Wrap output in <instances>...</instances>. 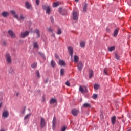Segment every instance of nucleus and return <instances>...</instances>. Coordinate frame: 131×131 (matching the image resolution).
I'll list each match as a JSON object with an SVG mask.
<instances>
[{"mask_svg":"<svg viewBox=\"0 0 131 131\" xmlns=\"http://www.w3.org/2000/svg\"><path fill=\"white\" fill-rule=\"evenodd\" d=\"M93 76H94V71H93L92 70H90L89 71V78L91 79Z\"/></svg>","mask_w":131,"mask_h":131,"instance_id":"21","label":"nucleus"},{"mask_svg":"<svg viewBox=\"0 0 131 131\" xmlns=\"http://www.w3.org/2000/svg\"><path fill=\"white\" fill-rule=\"evenodd\" d=\"M69 54L71 56V58L73 56V47L69 46L68 47Z\"/></svg>","mask_w":131,"mask_h":131,"instance_id":"6","label":"nucleus"},{"mask_svg":"<svg viewBox=\"0 0 131 131\" xmlns=\"http://www.w3.org/2000/svg\"><path fill=\"white\" fill-rule=\"evenodd\" d=\"M80 46L81 48H84L85 47V42L82 41L80 43Z\"/></svg>","mask_w":131,"mask_h":131,"instance_id":"30","label":"nucleus"},{"mask_svg":"<svg viewBox=\"0 0 131 131\" xmlns=\"http://www.w3.org/2000/svg\"><path fill=\"white\" fill-rule=\"evenodd\" d=\"M11 14H12L13 18H15V19H16L17 20H18V21H19L20 22H21V21L24 20L25 19V18H26V16L25 15H24L23 14H21L20 15V17H19V15L18 14H17L16 13V11H14V10H11L10 11Z\"/></svg>","mask_w":131,"mask_h":131,"instance_id":"1","label":"nucleus"},{"mask_svg":"<svg viewBox=\"0 0 131 131\" xmlns=\"http://www.w3.org/2000/svg\"><path fill=\"white\" fill-rule=\"evenodd\" d=\"M2 45L3 46H7V42H6V41H3L2 42Z\"/></svg>","mask_w":131,"mask_h":131,"instance_id":"43","label":"nucleus"},{"mask_svg":"<svg viewBox=\"0 0 131 131\" xmlns=\"http://www.w3.org/2000/svg\"><path fill=\"white\" fill-rule=\"evenodd\" d=\"M75 2H78L79 0H75Z\"/></svg>","mask_w":131,"mask_h":131,"instance_id":"55","label":"nucleus"},{"mask_svg":"<svg viewBox=\"0 0 131 131\" xmlns=\"http://www.w3.org/2000/svg\"><path fill=\"white\" fill-rule=\"evenodd\" d=\"M55 58H56V59H58L59 58V56L57 55V54L55 55Z\"/></svg>","mask_w":131,"mask_h":131,"instance_id":"48","label":"nucleus"},{"mask_svg":"<svg viewBox=\"0 0 131 131\" xmlns=\"http://www.w3.org/2000/svg\"><path fill=\"white\" fill-rule=\"evenodd\" d=\"M67 128V127H66V126H64L61 128V131H66Z\"/></svg>","mask_w":131,"mask_h":131,"instance_id":"41","label":"nucleus"},{"mask_svg":"<svg viewBox=\"0 0 131 131\" xmlns=\"http://www.w3.org/2000/svg\"><path fill=\"white\" fill-rule=\"evenodd\" d=\"M106 31L107 32H110V29H109V28H106Z\"/></svg>","mask_w":131,"mask_h":131,"instance_id":"45","label":"nucleus"},{"mask_svg":"<svg viewBox=\"0 0 131 131\" xmlns=\"http://www.w3.org/2000/svg\"><path fill=\"white\" fill-rule=\"evenodd\" d=\"M0 131H5V130L4 129H2Z\"/></svg>","mask_w":131,"mask_h":131,"instance_id":"53","label":"nucleus"},{"mask_svg":"<svg viewBox=\"0 0 131 131\" xmlns=\"http://www.w3.org/2000/svg\"><path fill=\"white\" fill-rule=\"evenodd\" d=\"M73 20H78V14L76 11L73 12Z\"/></svg>","mask_w":131,"mask_h":131,"instance_id":"9","label":"nucleus"},{"mask_svg":"<svg viewBox=\"0 0 131 131\" xmlns=\"http://www.w3.org/2000/svg\"><path fill=\"white\" fill-rule=\"evenodd\" d=\"M6 60L8 64L12 63V57H11V55H10V54L7 53L6 54Z\"/></svg>","mask_w":131,"mask_h":131,"instance_id":"3","label":"nucleus"},{"mask_svg":"<svg viewBox=\"0 0 131 131\" xmlns=\"http://www.w3.org/2000/svg\"><path fill=\"white\" fill-rule=\"evenodd\" d=\"M48 30L49 32H53L54 31V30L51 27L48 28Z\"/></svg>","mask_w":131,"mask_h":131,"instance_id":"39","label":"nucleus"},{"mask_svg":"<svg viewBox=\"0 0 131 131\" xmlns=\"http://www.w3.org/2000/svg\"><path fill=\"white\" fill-rule=\"evenodd\" d=\"M118 31H119V29H116L114 32V37H116L117 36V34H118Z\"/></svg>","mask_w":131,"mask_h":131,"instance_id":"23","label":"nucleus"},{"mask_svg":"<svg viewBox=\"0 0 131 131\" xmlns=\"http://www.w3.org/2000/svg\"><path fill=\"white\" fill-rule=\"evenodd\" d=\"M83 108H91V105L90 103H85L82 105Z\"/></svg>","mask_w":131,"mask_h":131,"instance_id":"18","label":"nucleus"},{"mask_svg":"<svg viewBox=\"0 0 131 131\" xmlns=\"http://www.w3.org/2000/svg\"><path fill=\"white\" fill-rule=\"evenodd\" d=\"M33 48H34L35 49H38L39 48L38 43H37V42H34L33 44Z\"/></svg>","mask_w":131,"mask_h":131,"instance_id":"26","label":"nucleus"},{"mask_svg":"<svg viewBox=\"0 0 131 131\" xmlns=\"http://www.w3.org/2000/svg\"><path fill=\"white\" fill-rule=\"evenodd\" d=\"M115 50V46H112L110 47H108V50L109 52H112L113 51H114Z\"/></svg>","mask_w":131,"mask_h":131,"instance_id":"27","label":"nucleus"},{"mask_svg":"<svg viewBox=\"0 0 131 131\" xmlns=\"http://www.w3.org/2000/svg\"><path fill=\"white\" fill-rule=\"evenodd\" d=\"M43 101H45V98L43 97Z\"/></svg>","mask_w":131,"mask_h":131,"instance_id":"56","label":"nucleus"},{"mask_svg":"<svg viewBox=\"0 0 131 131\" xmlns=\"http://www.w3.org/2000/svg\"><path fill=\"white\" fill-rule=\"evenodd\" d=\"M35 73L37 77H38V78H40V74L39 73V71H36Z\"/></svg>","mask_w":131,"mask_h":131,"instance_id":"31","label":"nucleus"},{"mask_svg":"<svg viewBox=\"0 0 131 131\" xmlns=\"http://www.w3.org/2000/svg\"><path fill=\"white\" fill-rule=\"evenodd\" d=\"M92 98L94 100H96V99H97L98 98V95H97L96 94H94L93 96H92Z\"/></svg>","mask_w":131,"mask_h":131,"instance_id":"35","label":"nucleus"},{"mask_svg":"<svg viewBox=\"0 0 131 131\" xmlns=\"http://www.w3.org/2000/svg\"><path fill=\"white\" fill-rule=\"evenodd\" d=\"M8 34L11 36V38H15L16 37V35L15 34V33L13 32V31L10 30L8 31Z\"/></svg>","mask_w":131,"mask_h":131,"instance_id":"7","label":"nucleus"},{"mask_svg":"<svg viewBox=\"0 0 131 131\" xmlns=\"http://www.w3.org/2000/svg\"><path fill=\"white\" fill-rule=\"evenodd\" d=\"M22 113H23V114H25V110L23 111H22Z\"/></svg>","mask_w":131,"mask_h":131,"instance_id":"52","label":"nucleus"},{"mask_svg":"<svg viewBox=\"0 0 131 131\" xmlns=\"http://www.w3.org/2000/svg\"><path fill=\"white\" fill-rule=\"evenodd\" d=\"M36 66H37V63H36V62L33 63V64L31 65L32 68H35V67H36Z\"/></svg>","mask_w":131,"mask_h":131,"instance_id":"36","label":"nucleus"},{"mask_svg":"<svg viewBox=\"0 0 131 131\" xmlns=\"http://www.w3.org/2000/svg\"><path fill=\"white\" fill-rule=\"evenodd\" d=\"M94 90H99L100 88V85L98 84H95L94 85Z\"/></svg>","mask_w":131,"mask_h":131,"instance_id":"29","label":"nucleus"},{"mask_svg":"<svg viewBox=\"0 0 131 131\" xmlns=\"http://www.w3.org/2000/svg\"><path fill=\"white\" fill-rule=\"evenodd\" d=\"M59 6V2H55L53 4V8H56V7H58Z\"/></svg>","mask_w":131,"mask_h":131,"instance_id":"32","label":"nucleus"},{"mask_svg":"<svg viewBox=\"0 0 131 131\" xmlns=\"http://www.w3.org/2000/svg\"><path fill=\"white\" fill-rule=\"evenodd\" d=\"M66 85H67L68 86H70V82H69V81H67L66 82Z\"/></svg>","mask_w":131,"mask_h":131,"instance_id":"42","label":"nucleus"},{"mask_svg":"<svg viewBox=\"0 0 131 131\" xmlns=\"http://www.w3.org/2000/svg\"><path fill=\"white\" fill-rule=\"evenodd\" d=\"M50 19H51V22L53 23V22H54V19L52 17H50Z\"/></svg>","mask_w":131,"mask_h":131,"instance_id":"47","label":"nucleus"},{"mask_svg":"<svg viewBox=\"0 0 131 131\" xmlns=\"http://www.w3.org/2000/svg\"><path fill=\"white\" fill-rule=\"evenodd\" d=\"M87 10H88V4L84 3L83 7V13H86Z\"/></svg>","mask_w":131,"mask_h":131,"instance_id":"19","label":"nucleus"},{"mask_svg":"<svg viewBox=\"0 0 131 131\" xmlns=\"http://www.w3.org/2000/svg\"><path fill=\"white\" fill-rule=\"evenodd\" d=\"M72 113L74 116H77V114L79 113V111L76 109H73L72 110Z\"/></svg>","mask_w":131,"mask_h":131,"instance_id":"13","label":"nucleus"},{"mask_svg":"<svg viewBox=\"0 0 131 131\" xmlns=\"http://www.w3.org/2000/svg\"><path fill=\"white\" fill-rule=\"evenodd\" d=\"M35 33L37 34V38L40 37V34L39 33V30L36 29L34 31Z\"/></svg>","mask_w":131,"mask_h":131,"instance_id":"17","label":"nucleus"},{"mask_svg":"<svg viewBox=\"0 0 131 131\" xmlns=\"http://www.w3.org/2000/svg\"><path fill=\"white\" fill-rule=\"evenodd\" d=\"M19 95H20V93H19V92H17V93H16V97H18V96H19Z\"/></svg>","mask_w":131,"mask_h":131,"instance_id":"49","label":"nucleus"},{"mask_svg":"<svg viewBox=\"0 0 131 131\" xmlns=\"http://www.w3.org/2000/svg\"><path fill=\"white\" fill-rule=\"evenodd\" d=\"M49 81V79H46V80H45V83H48V82Z\"/></svg>","mask_w":131,"mask_h":131,"instance_id":"51","label":"nucleus"},{"mask_svg":"<svg viewBox=\"0 0 131 131\" xmlns=\"http://www.w3.org/2000/svg\"><path fill=\"white\" fill-rule=\"evenodd\" d=\"M128 4L129 6H131V0L128 1Z\"/></svg>","mask_w":131,"mask_h":131,"instance_id":"50","label":"nucleus"},{"mask_svg":"<svg viewBox=\"0 0 131 131\" xmlns=\"http://www.w3.org/2000/svg\"><path fill=\"white\" fill-rule=\"evenodd\" d=\"M39 0H36V4L37 6H38V5H39Z\"/></svg>","mask_w":131,"mask_h":131,"instance_id":"44","label":"nucleus"},{"mask_svg":"<svg viewBox=\"0 0 131 131\" xmlns=\"http://www.w3.org/2000/svg\"><path fill=\"white\" fill-rule=\"evenodd\" d=\"M38 54L39 55L43 57V58H45V54H43V53L39 52H38Z\"/></svg>","mask_w":131,"mask_h":131,"instance_id":"40","label":"nucleus"},{"mask_svg":"<svg viewBox=\"0 0 131 131\" xmlns=\"http://www.w3.org/2000/svg\"><path fill=\"white\" fill-rule=\"evenodd\" d=\"M79 91L81 92L82 93H84V90L83 89V88H82V86H80Z\"/></svg>","mask_w":131,"mask_h":131,"instance_id":"38","label":"nucleus"},{"mask_svg":"<svg viewBox=\"0 0 131 131\" xmlns=\"http://www.w3.org/2000/svg\"><path fill=\"white\" fill-rule=\"evenodd\" d=\"M57 123V119L56 117H54L52 121V128L53 129H55V128L56 127V123Z\"/></svg>","mask_w":131,"mask_h":131,"instance_id":"10","label":"nucleus"},{"mask_svg":"<svg viewBox=\"0 0 131 131\" xmlns=\"http://www.w3.org/2000/svg\"><path fill=\"white\" fill-rule=\"evenodd\" d=\"M51 65L52 67L54 68L55 66H56V62H55V61L52 60L51 62Z\"/></svg>","mask_w":131,"mask_h":131,"instance_id":"33","label":"nucleus"},{"mask_svg":"<svg viewBox=\"0 0 131 131\" xmlns=\"http://www.w3.org/2000/svg\"><path fill=\"white\" fill-rule=\"evenodd\" d=\"M9 15H10V13L7 11H4L2 13V17L4 18H7V17H8Z\"/></svg>","mask_w":131,"mask_h":131,"instance_id":"15","label":"nucleus"},{"mask_svg":"<svg viewBox=\"0 0 131 131\" xmlns=\"http://www.w3.org/2000/svg\"><path fill=\"white\" fill-rule=\"evenodd\" d=\"M2 116L4 117V118H7V117L9 116V112H8V111H4L2 114Z\"/></svg>","mask_w":131,"mask_h":131,"instance_id":"16","label":"nucleus"},{"mask_svg":"<svg viewBox=\"0 0 131 131\" xmlns=\"http://www.w3.org/2000/svg\"><path fill=\"white\" fill-rule=\"evenodd\" d=\"M25 6L26 9H27L28 10H32V6L31 5V4L28 1H26L25 2Z\"/></svg>","mask_w":131,"mask_h":131,"instance_id":"4","label":"nucleus"},{"mask_svg":"<svg viewBox=\"0 0 131 131\" xmlns=\"http://www.w3.org/2000/svg\"><path fill=\"white\" fill-rule=\"evenodd\" d=\"M59 63L60 66H65V65H66V63H65V61L63 60H59Z\"/></svg>","mask_w":131,"mask_h":131,"instance_id":"22","label":"nucleus"},{"mask_svg":"<svg viewBox=\"0 0 131 131\" xmlns=\"http://www.w3.org/2000/svg\"><path fill=\"white\" fill-rule=\"evenodd\" d=\"M30 116H31V113L28 114L27 115H26L24 118V121L25 122H28V121L30 118Z\"/></svg>","mask_w":131,"mask_h":131,"instance_id":"8","label":"nucleus"},{"mask_svg":"<svg viewBox=\"0 0 131 131\" xmlns=\"http://www.w3.org/2000/svg\"><path fill=\"white\" fill-rule=\"evenodd\" d=\"M74 61L75 63H78V56L77 55L74 56Z\"/></svg>","mask_w":131,"mask_h":131,"instance_id":"24","label":"nucleus"},{"mask_svg":"<svg viewBox=\"0 0 131 131\" xmlns=\"http://www.w3.org/2000/svg\"><path fill=\"white\" fill-rule=\"evenodd\" d=\"M64 72H65V71L64 70V69H61L60 70V75H64Z\"/></svg>","mask_w":131,"mask_h":131,"instance_id":"37","label":"nucleus"},{"mask_svg":"<svg viewBox=\"0 0 131 131\" xmlns=\"http://www.w3.org/2000/svg\"><path fill=\"white\" fill-rule=\"evenodd\" d=\"M57 103V99L55 98H52L50 100V104H54Z\"/></svg>","mask_w":131,"mask_h":131,"instance_id":"28","label":"nucleus"},{"mask_svg":"<svg viewBox=\"0 0 131 131\" xmlns=\"http://www.w3.org/2000/svg\"><path fill=\"white\" fill-rule=\"evenodd\" d=\"M2 107V103H0V108Z\"/></svg>","mask_w":131,"mask_h":131,"instance_id":"54","label":"nucleus"},{"mask_svg":"<svg viewBox=\"0 0 131 131\" xmlns=\"http://www.w3.org/2000/svg\"><path fill=\"white\" fill-rule=\"evenodd\" d=\"M29 34V32L28 31L21 32V37H22L23 38H24V37H26V36H27V35H28Z\"/></svg>","mask_w":131,"mask_h":131,"instance_id":"14","label":"nucleus"},{"mask_svg":"<svg viewBox=\"0 0 131 131\" xmlns=\"http://www.w3.org/2000/svg\"><path fill=\"white\" fill-rule=\"evenodd\" d=\"M42 9L43 10H46V14H48V15H50L51 12H52V10H51V6H50V5H43Z\"/></svg>","mask_w":131,"mask_h":131,"instance_id":"2","label":"nucleus"},{"mask_svg":"<svg viewBox=\"0 0 131 131\" xmlns=\"http://www.w3.org/2000/svg\"><path fill=\"white\" fill-rule=\"evenodd\" d=\"M111 121L112 124H115V122H116V117L113 116L111 118Z\"/></svg>","mask_w":131,"mask_h":131,"instance_id":"20","label":"nucleus"},{"mask_svg":"<svg viewBox=\"0 0 131 131\" xmlns=\"http://www.w3.org/2000/svg\"><path fill=\"white\" fill-rule=\"evenodd\" d=\"M83 67V65L82 64V62H79L77 66L78 70H79V71H81V70H82Z\"/></svg>","mask_w":131,"mask_h":131,"instance_id":"12","label":"nucleus"},{"mask_svg":"<svg viewBox=\"0 0 131 131\" xmlns=\"http://www.w3.org/2000/svg\"><path fill=\"white\" fill-rule=\"evenodd\" d=\"M40 125L41 127H45L46 126V121L45 120V119L43 118H41L40 121Z\"/></svg>","mask_w":131,"mask_h":131,"instance_id":"11","label":"nucleus"},{"mask_svg":"<svg viewBox=\"0 0 131 131\" xmlns=\"http://www.w3.org/2000/svg\"><path fill=\"white\" fill-rule=\"evenodd\" d=\"M104 73L105 74V75H107V70L104 69Z\"/></svg>","mask_w":131,"mask_h":131,"instance_id":"46","label":"nucleus"},{"mask_svg":"<svg viewBox=\"0 0 131 131\" xmlns=\"http://www.w3.org/2000/svg\"><path fill=\"white\" fill-rule=\"evenodd\" d=\"M57 34H58V35L62 34V29L60 28H57Z\"/></svg>","mask_w":131,"mask_h":131,"instance_id":"25","label":"nucleus"},{"mask_svg":"<svg viewBox=\"0 0 131 131\" xmlns=\"http://www.w3.org/2000/svg\"><path fill=\"white\" fill-rule=\"evenodd\" d=\"M59 13L63 15H66V14H67V10L66 9H63L62 8H59Z\"/></svg>","mask_w":131,"mask_h":131,"instance_id":"5","label":"nucleus"},{"mask_svg":"<svg viewBox=\"0 0 131 131\" xmlns=\"http://www.w3.org/2000/svg\"><path fill=\"white\" fill-rule=\"evenodd\" d=\"M115 57L116 58V59L117 60H119V59H120V57L119 56V55L116 53H115Z\"/></svg>","mask_w":131,"mask_h":131,"instance_id":"34","label":"nucleus"}]
</instances>
